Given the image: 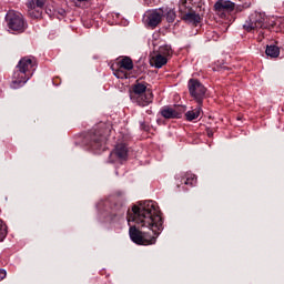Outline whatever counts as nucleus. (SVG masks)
Listing matches in <instances>:
<instances>
[{"instance_id": "nucleus-7", "label": "nucleus", "mask_w": 284, "mask_h": 284, "mask_svg": "<svg viewBox=\"0 0 284 284\" xmlns=\"http://www.w3.org/2000/svg\"><path fill=\"white\" fill-rule=\"evenodd\" d=\"M189 94L196 101L197 105H203V101L205 100V93L207 89L199 79H190L187 82Z\"/></svg>"}, {"instance_id": "nucleus-31", "label": "nucleus", "mask_w": 284, "mask_h": 284, "mask_svg": "<svg viewBox=\"0 0 284 284\" xmlns=\"http://www.w3.org/2000/svg\"><path fill=\"white\" fill-rule=\"evenodd\" d=\"M135 70L136 72H143L145 70V67L141 65V64H135Z\"/></svg>"}, {"instance_id": "nucleus-10", "label": "nucleus", "mask_w": 284, "mask_h": 284, "mask_svg": "<svg viewBox=\"0 0 284 284\" xmlns=\"http://www.w3.org/2000/svg\"><path fill=\"white\" fill-rule=\"evenodd\" d=\"M213 8L216 14H220L222 19H225L227 14H232V12L236 10V3L231 0H217Z\"/></svg>"}, {"instance_id": "nucleus-9", "label": "nucleus", "mask_w": 284, "mask_h": 284, "mask_svg": "<svg viewBox=\"0 0 284 284\" xmlns=\"http://www.w3.org/2000/svg\"><path fill=\"white\" fill-rule=\"evenodd\" d=\"M163 22V16L161 13V8L150 9L144 14V23L146 28H158Z\"/></svg>"}, {"instance_id": "nucleus-38", "label": "nucleus", "mask_w": 284, "mask_h": 284, "mask_svg": "<svg viewBox=\"0 0 284 284\" xmlns=\"http://www.w3.org/2000/svg\"><path fill=\"white\" fill-rule=\"evenodd\" d=\"M54 83V85H59V83H55V82H53Z\"/></svg>"}, {"instance_id": "nucleus-14", "label": "nucleus", "mask_w": 284, "mask_h": 284, "mask_svg": "<svg viewBox=\"0 0 284 284\" xmlns=\"http://www.w3.org/2000/svg\"><path fill=\"white\" fill-rule=\"evenodd\" d=\"M203 105L197 104V106L191 111H187L184 116L185 121H196L201 116V112H203Z\"/></svg>"}, {"instance_id": "nucleus-15", "label": "nucleus", "mask_w": 284, "mask_h": 284, "mask_svg": "<svg viewBox=\"0 0 284 284\" xmlns=\"http://www.w3.org/2000/svg\"><path fill=\"white\" fill-rule=\"evenodd\" d=\"M265 54L271 59H277V57L281 54V48H278L276 44H267Z\"/></svg>"}, {"instance_id": "nucleus-13", "label": "nucleus", "mask_w": 284, "mask_h": 284, "mask_svg": "<svg viewBox=\"0 0 284 284\" xmlns=\"http://www.w3.org/2000/svg\"><path fill=\"white\" fill-rule=\"evenodd\" d=\"M162 20L165 19L166 23H174L176 21V9L172 7H160Z\"/></svg>"}, {"instance_id": "nucleus-4", "label": "nucleus", "mask_w": 284, "mask_h": 284, "mask_svg": "<svg viewBox=\"0 0 284 284\" xmlns=\"http://www.w3.org/2000/svg\"><path fill=\"white\" fill-rule=\"evenodd\" d=\"M37 58L33 55H26L21 58L16 65V69L12 74L11 88L13 90H19V88H23L32 74H34V70H37Z\"/></svg>"}, {"instance_id": "nucleus-22", "label": "nucleus", "mask_w": 284, "mask_h": 284, "mask_svg": "<svg viewBox=\"0 0 284 284\" xmlns=\"http://www.w3.org/2000/svg\"><path fill=\"white\" fill-rule=\"evenodd\" d=\"M173 53L174 51H172V47L170 44H164L159 48L158 54H161L168 59V57H172Z\"/></svg>"}, {"instance_id": "nucleus-11", "label": "nucleus", "mask_w": 284, "mask_h": 284, "mask_svg": "<svg viewBox=\"0 0 284 284\" xmlns=\"http://www.w3.org/2000/svg\"><path fill=\"white\" fill-rule=\"evenodd\" d=\"M205 13V9L200 10L197 13L194 11V9H190L186 14H183L181 17V20L185 23H193V26H196L197 23H201L202 17Z\"/></svg>"}, {"instance_id": "nucleus-17", "label": "nucleus", "mask_w": 284, "mask_h": 284, "mask_svg": "<svg viewBox=\"0 0 284 284\" xmlns=\"http://www.w3.org/2000/svg\"><path fill=\"white\" fill-rule=\"evenodd\" d=\"M152 59H153V65L158 70H161V68H163V65H168V58L165 55H161L160 53H158Z\"/></svg>"}, {"instance_id": "nucleus-30", "label": "nucleus", "mask_w": 284, "mask_h": 284, "mask_svg": "<svg viewBox=\"0 0 284 284\" xmlns=\"http://www.w3.org/2000/svg\"><path fill=\"white\" fill-rule=\"evenodd\" d=\"M7 272H6V270H3V268H0V281H3V278H6V276H7Z\"/></svg>"}, {"instance_id": "nucleus-32", "label": "nucleus", "mask_w": 284, "mask_h": 284, "mask_svg": "<svg viewBox=\"0 0 284 284\" xmlns=\"http://www.w3.org/2000/svg\"><path fill=\"white\" fill-rule=\"evenodd\" d=\"M181 6H187V0H180L179 7H181Z\"/></svg>"}, {"instance_id": "nucleus-16", "label": "nucleus", "mask_w": 284, "mask_h": 284, "mask_svg": "<svg viewBox=\"0 0 284 284\" xmlns=\"http://www.w3.org/2000/svg\"><path fill=\"white\" fill-rule=\"evenodd\" d=\"M119 65L122 68V70H126L128 72H130V70H134V62L132 61V58L128 55L122 58Z\"/></svg>"}, {"instance_id": "nucleus-8", "label": "nucleus", "mask_w": 284, "mask_h": 284, "mask_svg": "<svg viewBox=\"0 0 284 284\" xmlns=\"http://www.w3.org/2000/svg\"><path fill=\"white\" fill-rule=\"evenodd\" d=\"M6 21L8 23L9 30H11L13 33L17 32L18 34H21L28 29V23L23 19V16L8 13L6 16Z\"/></svg>"}, {"instance_id": "nucleus-37", "label": "nucleus", "mask_w": 284, "mask_h": 284, "mask_svg": "<svg viewBox=\"0 0 284 284\" xmlns=\"http://www.w3.org/2000/svg\"><path fill=\"white\" fill-rule=\"evenodd\" d=\"M202 0H195V3H201Z\"/></svg>"}, {"instance_id": "nucleus-29", "label": "nucleus", "mask_w": 284, "mask_h": 284, "mask_svg": "<svg viewBox=\"0 0 284 284\" xmlns=\"http://www.w3.org/2000/svg\"><path fill=\"white\" fill-rule=\"evenodd\" d=\"M205 132H206V136H209V139H212V136H214V129L206 128Z\"/></svg>"}, {"instance_id": "nucleus-2", "label": "nucleus", "mask_w": 284, "mask_h": 284, "mask_svg": "<svg viewBox=\"0 0 284 284\" xmlns=\"http://www.w3.org/2000/svg\"><path fill=\"white\" fill-rule=\"evenodd\" d=\"M245 32L252 34L257 33V37H272L274 34L284 33V18L268 19L265 12H253L248 16L243 24Z\"/></svg>"}, {"instance_id": "nucleus-39", "label": "nucleus", "mask_w": 284, "mask_h": 284, "mask_svg": "<svg viewBox=\"0 0 284 284\" xmlns=\"http://www.w3.org/2000/svg\"><path fill=\"white\" fill-rule=\"evenodd\" d=\"M158 123H161V120H158Z\"/></svg>"}, {"instance_id": "nucleus-20", "label": "nucleus", "mask_w": 284, "mask_h": 284, "mask_svg": "<svg viewBox=\"0 0 284 284\" xmlns=\"http://www.w3.org/2000/svg\"><path fill=\"white\" fill-rule=\"evenodd\" d=\"M181 183L184 185H190V187H194L196 185V175L185 174V176L181 179Z\"/></svg>"}, {"instance_id": "nucleus-23", "label": "nucleus", "mask_w": 284, "mask_h": 284, "mask_svg": "<svg viewBox=\"0 0 284 284\" xmlns=\"http://www.w3.org/2000/svg\"><path fill=\"white\" fill-rule=\"evenodd\" d=\"M173 111L175 112V119H183V114L187 111V106L175 104Z\"/></svg>"}, {"instance_id": "nucleus-1", "label": "nucleus", "mask_w": 284, "mask_h": 284, "mask_svg": "<svg viewBox=\"0 0 284 284\" xmlns=\"http://www.w3.org/2000/svg\"><path fill=\"white\" fill-rule=\"evenodd\" d=\"M129 235L135 245H155L163 232V212L156 202L150 200L133 204L126 212Z\"/></svg>"}, {"instance_id": "nucleus-12", "label": "nucleus", "mask_w": 284, "mask_h": 284, "mask_svg": "<svg viewBox=\"0 0 284 284\" xmlns=\"http://www.w3.org/2000/svg\"><path fill=\"white\" fill-rule=\"evenodd\" d=\"M128 145L125 143H120L115 146L114 151L111 153L115 156L120 163L128 161Z\"/></svg>"}, {"instance_id": "nucleus-3", "label": "nucleus", "mask_w": 284, "mask_h": 284, "mask_svg": "<svg viewBox=\"0 0 284 284\" xmlns=\"http://www.w3.org/2000/svg\"><path fill=\"white\" fill-rule=\"evenodd\" d=\"M110 132L112 131L105 124L94 126L82 138L83 148L89 152H93V154H101L105 148V141H108Z\"/></svg>"}, {"instance_id": "nucleus-25", "label": "nucleus", "mask_w": 284, "mask_h": 284, "mask_svg": "<svg viewBox=\"0 0 284 284\" xmlns=\"http://www.w3.org/2000/svg\"><path fill=\"white\" fill-rule=\"evenodd\" d=\"M113 74L114 77H116V79H128V72L123 71L122 68H119L118 70H115Z\"/></svg>"}, {"instance_id": "nucleus-5", "label": "nucleus", "mask_w": 284, "mask_h": 284, "mask_svg": "<svg viewBox=\"0 0 284 284\" xmlns=\"http://www.w3.org/2000/svg\"><path fill=\"white\" fill-rule=\"evenodd\" d=\"M130 99L132 103H136L140 108H146L154 99L152 90L148 89L146 82H141V78L131 85Z\"/></svg>"}, {"instance_id": "nucleus-28", "label": "nucleus", "mask_w": 284, "mask_h": 284, "mask_svg": "<svg viewBox=\"0 0 284 284\" xmlns=\"http://www.w3.org/2000/svg\"><path fill=\"white\" fill-rule=\"evenodd\" d=\"M140 130H143V132H150V124L145 123V121L140 122Z\"/></svg>"}, {"instance_id": "nucleus-36", "label": "nucleus", "mask_w": 284, "mask_h": 284, "mask_svg": "<svg viewBox=\"0 0 284 284\" xmlns=\"http://www.w3.org/2000/svg\"><path fill=\"white\" fill-rule=\"evenodd\" d=\"M243 9H235V12H241Z\"/></svg>"}, {"instance_id": "nucleus-18", "label": "nucleus", "mask_w": 284, "mask_h": 284, "mask_svg": "<svg viewBox=\"0 0 284 284\" xmlns=\"http://www.w3.org/2000/svg\"><path fill=\"white\" fill-rule=\"evenodd\" d=\"M160 114L161 116H163V119H176V113L174 112V109L170 105H164L160 110Z\"/></svg>"}, {"instance_id": "nucleus-35", "label": "nucleus", "mask_w": 284, "mask_h": 284, "mask_svg": "<svg viewBox=\"0 0 284 284\" xmlns=\"http://www.w3.org/2000/svg\"><path fill=\"white\" fill-rule=\"evenodd\" d=\"M146 114H152V110H146Z\"/></svg>"}, {"instance_id": "nucleus-26", "label": "nucleus", "mask_w": 284, "mask_h": 284, "mask_svg": "<svg viewBox=\"0 0 284 284\" xmlns=\"http://www.w3.org/2000/svg\"><path fill=\"white\" fill-rule=\"evenodd\" d=\"M213 70H214L215 72H225V70L230 72V70H232V68H230V67H227V65H225V64L222 63V64H216V65L213 68Z\"/></svg>"}, {"instance_id": "nucleus-6", "label": "nucleus", "mask_w": 284, "mask_h": 284, "mask_svg": "<svg viewBox=\"0 0 284 284\" xmlns=\"http://www.w3.org/2000/svg\"><path fill=\"white\" fill-rule=\"evenodd\" d=\"M124 214L125 206H123L121 201L113 199L104 202L100 216L104 223H116Z\"/></svg>"}, {"instance_id": "nucleus-34", "label": "nucleus", "mask_w": 284, "mask_h": 284, "mask_svg": "<svg viewBox=\"0 0 284 284\" xmlns=\"http://www.w3.org/2000/svg\"><path fill=\"white\" fill-rule=\"evenodd\" d=\"M77 1H79V3H85V2H88L89 0H77Z\"/></svg>"}, {"instance_id": "nucleus-33", "label": "nucleus", "mask_w": 284, "mask_h": 284, "mask_svg": "<svg viewBox=\"0 0 284 284\" xmlns=\"http://www.w3.org/2000/svg\"><path fill=\"white\" fill-rule=\"evenodd\" d=\"M59 14H61V17H65V10L61 9V10L59 11Z\"/></svg>"}, {"instance_id": "nucleus-21", "label": "nucleus", "mask_w": 284, "mask_h": 284, "mask_svg": "<svg viewBox=\"0 0 284 284\" xmlns=\"http://www.w3.org/2000/svg\"><path fill=\"white\" fill-rule=\"evenodd\" d=\"M27 8H36L43 11V8H45V0H28Z\"/></svg>"}, {"instance_id": "nucleus-19", "label": "nucleus", "mask_w": 284, "mask_h": 284, "mask_svg": "<svg viewBox=\"0 0 284 284\" xmlns=\"http://www.w3.org/2000/svg\"><path fill=\"white\" fill-rule=\"evenodd\" d=\"M28 17L34 20L43 19V10L28 7Z\"/></svg>"}, {"instance_id": "nucleus-24", "label": "nucleus", "mask_w": 284, "mask_h": 284, "mask_svg": "<svg viewBox=\"0 0 284 284\" xmlns=\"http://www.w3.org/2000/svg\"><path fill=\"white\" fill-rule=\"evenodd\" d=\"M6 236H8V224L0 220V242L6 241Z\"/></svg>"}, {"instance_id": "nucleus-27", "label": "nucleus", "mask_w": 284, "mask_h": 284, "mask_svg": "<svg viewBox=\"0 0 284 284\" xmlns=\"http://www.w3.org/2000/svg\"><path fill=\"white\" fill-rule=\"evenodd\" d=\"M190 10H193L192 7H189V6L179 7L180 17L182 18L183 14H186L187 12H190Z\"/></svg>"}, {"instance_id": "nucleus-40", "label": "nucleus", "mask_w": 284, "mask_h": 284, "mask_svg": "<svg viewBox=\"0 0 284 284\" xmlns=\"http://www.w3.org/2000/svg\"><path fill=\"white\" fill-rule=\"evenodd\" d=\"M191 3H192V1H194V0H189Z\"/></svg>"}]
</instances>
